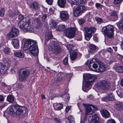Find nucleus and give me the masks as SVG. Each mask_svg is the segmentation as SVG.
I'll use <instances>...</instances> for the list:
<instances>
[{
    "instance_id": "obj_1",
    "label": "nucleus",
    "mask_w": 123,
    "mask_h": 123,
    "mask_svg": "<svg viewBox=\"0 0 123 123\" xmlns=\"http://www.w3.org/2000/svg\"><path fill=\"white\" fill-rule=\"evenodd\" d=\"M24 50L29 49V52L31 55L35 56H37L38 50L36 42L31 39L26 41L23 47Z\"/></svg>"
},
{
    "instance_id": "obj_2",
    "label": "nucleus",
    "mask_w": 123,
    "mask_h": 123,
    "mask_svg": "<svg viewBox=\"0 0 123 123\" xmlns=\"http://www.w3.org/2000/svg\"><path fill=\"white\" fill-rule=\"evenodd\" d=\"M23 18L22 15H20L19 16L18 19L20 20L18 24L19 28L25 32H33L34 29L30 24V21L29 18L28 17Z\"/></svg>"
},
{
    "instance_id": "obj_3",
    "label": "nucleus",
    "mask_w": 123,
    "mask_h": 123,
    "mask_svg": "<svg viewBox=\"0 0 123 123\" xmlns=\"http://www.w3.org/2000/svg\"><path fill=\"white\" fill-rule=\"evenodd\" d=\"M85 84V87L82 86V89L85 92H87L90 88L89 87L97 78L96 75L90 74H86L84 75Z\"/></svg>"
},
{
    "instance_id": "obj_4",
    "label": "nucleus",
    "mask_w": 123,
    "mask_h": 123,
    "mask_svg": "<svg viewBox=\"0 0 123 123\" xmlns=\"http://www.w3.org/2000/svg\"><path fill=\"white\" fill-rule=\"evenodd\" d=\"M114 31V27L111 25H109L103 27L102 31L108 38L112 39L113 38Z\"/></svg>"
},
{
    "instance_id": "obj_5",
    "label": "nucleus",
    "mask_w": 123,
    "mask_h": 123,
    "mask_svg": "<svg viewBox=\"0 0 123 123\" xmlns=\"http://www.w3.org/2000/svg\"><path fill=\"white\" fill-rule=\"evenodd\" d=\"M16 114L20 117H22L27 115V109L24 107L16 104Z\"/></svg>"
},
{
    "instance_id": "obj_6",
    "label": "nucleus",
    "mask_w": 123,
    "mask_h": 123,
    "mask_svg": "<svg viewBox=\"0 0 123 123\" xmlns=\"http://www.w3.org/2000/svg\"><path fill=\"white\" fill-rule=\"evenodd\" d=\"M50 47L52 51L55 54L60 53L61 48L59 44L56 42H51L50 45Z\"/></svg>"
},
{
    "instance_id": "obj_7",
    "label": "nucleus",
    "mask_w": 123,
    "mask_h": 123,
    "mask_svg": "<svg viewBox=\"0 0 123 123\" xmlns=\"http://www.w3.org/2000/svg\"><path fill=\"white\" fill-rule=\"evenodd\" d=\"M83 105L85 107L86 115H91L96 110L97 108L94 105L92 104H83Z\"/></svg>"
},
{
    "instance_id": "obj_8",
    "label": "nucleus",
    "mask_w": 123,
    "mask_h": 123,
    "mask_svg": "<svg viewBox=\"0 0 123 123\" xmlns=\"http://www.w3.org/2000/svg\"><path fill=\"white\" fill-rule=\"evenodd\" d=\"M15 27H13L10 31L7 34L6 36L8 38L12 40L11 43L15 48Z\"/></svg>"
},
{
    "instance_id": "obj_9",
    "label": "nucleus",
    "mask_w": 123,
    "mask_h": 123,
    "mask_svg": "<svg viewBox=\"0 0 123 123\" xmlns=\"http://www.w3.org/2000/svg\"><path fill=\"white\" fill-rule=\"evenodd\" d=\"M30 74L29 71L27 69H24L21 70L18 74L19 79L21 81L25 80L28 77Z\"/></svg>"
},
{
    "instance_id": "obj_10",
    "label": "nucleus",
    "mask_w": 123,
    "mask_h": 123,
    "mask_svg": "<svg viewBox=\"0 0 123 123\" xmlns=\"http://www.w3.org/2000/svg\"><path fill=\"white\" fill-rule=\"evenodd\" d=\"M95 87L103 90L108 89L110 88V84L109 82L104 80L98 82L96 84Z\"/></svg>"
},
{
    "instance_id": "obj_11",
    "label": "nucleus",
    "mask_w": 123,
    "mask_h": 123,
    "mask_svg": "<svg viewBox=\"0 0 123 123\" xmlns=\"http://www.w3.org/2000/svg\"><path fill=\"white\" fill-rule=\"evenodd\" d=\"M76 29L75 28L71 27L66 29L65 32V35L67 37L72 38L74 36V34Z\"/></svg>"
},
{
    "instance_id": "obj_12",
    "label": "nucleus",
    "mask_w": 123,
    "mask_h": 123,
    "mask_svg": "<svg viewBox=\"0 0 123 123\" xmlns=\"http://www.w3.org/2000/svg\"><path fill=\"white\" fill-rule=\"evenodd\" d=\"M85 9V7L83 5L78 6L74 11V16L75 17L78 16L81 13L84 12Z\"/></svg>"
},
{
    "instance_id": "obj_13",
    "label": "nucleus",
    "mask_w": 123,
    "mask_h": 123,
    "mask_svg": "<svg viewBox=\"0 0 123 123\" xmlns=\"http://www.w3.org/2000/svg\"><path fill=\"white\" fill-rule=\"evenodd\" d=\"M98 60V59H97L94 58L92 59L90 61L88 65V68L90 70L94 71V70L92 69V66L91 65V64L93 63H94L92 65V68L94 69H96L98 68V66L96 63H95V62H97Z\"/></svg>"
},
{
    "instance_id": "obj_14",
    "label": "nucleus",
    "mask_w": 123,
    "mask_h": 123,
    "mask_svg": "<svg viewBox=\"0 0 123 123\" xmlns=\"http://www.w3.org/2000/svg\"><path fill=\"white\" fill-rule=\"evenodd\" d=\"M60 17L62 21H66L69 18V16L67 11H62L60 12Z\"/></svg>"
},
{
    "instance_id": "obj_15",
    "label": "nucleus",
    "mask_w": 123,
    "mask_h": 123,
    "mask_svg": "<svg viewBox=\"0 0 123 123\" xmlns=\"http://www.w3.org/2000/svg\"><path fill=\"white\" fill-rule=\"evenodd\" d=\"M100 122L101 121L98 115L95 114L92 116L89 123H100Z\"/></svg>"
},
{
    "instance_id": "obj_16",
    "label": "nucleus",
    "mask_w": 123,
    "mask_h": 123,
    "mask_svg": "<svg viewBox=\"0 0 123 123\" xmlns=\"http://www.w3.org/2000/svg\"><path fill=\"white\" fill-rule=\"evenodd\" d=\"M99 68L97 69H95L94 71L98 73L102 72L105 71V69L106 67L105 64L102 63L99 64Z\"/></svg>"
},
{
    "instance_id": "obj_17",
    "label": "nucleus",
    "mask_w": 123,
    "mask_h": 123,
    "mask_svg": "<svg viewBox=\"0 0 123 123\" xmlns=\"http://www.w3.org/2000/svg\"><path fill=\"white\" fill-rule=\"evenodd\" d=\"M96 31L95 28L94 27H91L90 28L87 27H84V28L83 31L85 32V34L86 33H93Z\"/></svg>"
},
{
    "instance_id": "obj_18",
    "label": "nucleus",
    "mask_w": 123,
    "mask_h": 123,
    "mask_svg": "<svg viewBox=\"0 0 123 123\" xmlns=\"http://www.w3.org/2000/svg\"><path fill=\"white\" fill-rule=\"evenodd\" d=\"M114 99V96L111 93L107 94L105 97L101 98L102 101L107 102L108 101H111L113 100Z\"/></svg>"
},
{
    "instance_id": "obj_19",
    "label": "nucleus",
    "mask_w": 123,
    "mask_h": 123,
    "mask_svg": "<svg viewBox=\"0 0 123 123\" xmlns=\"http://www.w3.org/2000/svg\"><path fill=\"white\" fill-rule=\"evenodd\" d=\"M3 64H2V65L8 68L10 67L11 62L8 58H4L3 60Z\"/></svg>"
},
{
    "instance_id": "obj_20",
    "label": "nucleus",
    "mask_w": 123,
    "mask_h": 123,
    "mask_svg": "<svg viewBox=\"0 0 123 123\" xmlns=\"http://www.w3.org/2000/svg\"><path fill=\"white\" fill-rule=\"evenodd\" d=\"M71 5H78L82 4V0H67Z\"/></svg>"
},
{
    "instance_id": "obj_21",
    "label": "nucleus",
    "mask_w": 123,
    "mask_h": 123,
    "mask_svg": "<svg viewBox=\"0 0 123 123\" xmlns=\"http://www.w3.org/2000/svg\"><path fill=\"white\" fill-rule=\"evenodd\" d=\"M30 8L33 11H36L39 8V6L38 3L36 1H34L31 4Z\"/></svg>"
},
{
    "instance_id": "obj_22",
    "label": "nucleus",
    "mask_w": 123,
    "mask_h": 123,
    "mask_svg": "<svg viewBox=\"0 0 123 123\" xmlns=\"http://www.w3.org/2000/svg\"><path fill=\"white\" fill-rule=\"evenodd\" d=\"M15 110V105H13L10 108L9 110L8 111V113L12 116H14Z\"/></svg>"
},
{
    "instance_id": "obj_23",
    "label": "nucleus",
    "mask_w": 123,
    "mask_h": 123,
    "mask_svg": "<svg viewBox=\"0 0 123 123\" xmlns=\"http://www.w3.org/2000/svg\"><path fill=\"white\" fill-rule=\"evenodd\" d=\"M100 112L103 117L105 118H107L109 117V113L107 110L104 109L102 110Z\"/></svg>"
},
{
    "instance_id": "obj_24",
    "label": "nucleus",
    "mask_w": 123,
    "mask_h": 123,
    "mask_svg": "<svg viewBox=\"0 0 123 123\" xmlns=\"http://www.w3.org/2000/svg\"><path fill=\"white\" fill-rule=\"evenodd\" d=\"M90 51V52L93 53H94L98 48L96 46L93 44H91L89 46Z\"/></svg>"
},
{
    "instance_id": "obj_25",
    "label": "nucleus",
    "mask_w": 123,
    "mask_h": 123,
    "mask_svg": "<svg viewBox=\"0 0 123 123\" xmlns=\"http://www.w3.org/2000/svg\"><path fill=\"white\" fill-rule=\"evenodd\" d=\"M8 68L2 65V63H0V73L2 74H5Z\"/></svg>"
},
{
    "instance_id": "obj_26",
    "label": "nucleus",
    "mask_w": 123,
    "mask_h": 123,
    "mask_svg": "<svg viewBox=\"0 0 123 123\" xmlns=\"http://www.w3.org/2000/svg\"><path fill=\"white\" fill-rule=\"evenodd\" d=\"M77 53L76 51H73L70 53V56L71 60L73 61L75 60L77 58Z\"/></svg>"
},
{
    "instance_id": "obj_27",
    "label": "nucleus",
    "mask_w": 123,
    "mask_h": 123,
    "mask_svg": "<svg viewBox=\"0 0 123 123\" xmlns=\"http://www.w3.org/2000/svg\"><path fill=\"white\" fill-rule=\"evenodd\" d=\"M66 2V0H58L57 2L58 6L62 8L64 7Z\"/></svg>"
},
{
    "instance_id": "obj_28",
    "label": "nucleus",
    "mask_w": 123,
    "mask_h": 123,
    "mask_svg": "<svg viewBox=\"0 0 123 123\" xmlns=\"http://www.w3.org/2000/svg\"><path fill=\"white\" fill-rule=\"evenodd\" d=\"M49 24L50 25L51 28L54 29H55L57 25V23L53 20L51 19L49 21Z\"/></svg>"
},
{
    "instance_id": "obj_29",
    "label": "nucleus",
    "mask_w": 123,
    "mask_h": 123,
    "mask_svg": "<svg viewBox=\"0 0 123 123\" xmlns=\"http://www.w3.org/2000/svg\"><path fill=\"white\" fill-rule=\"evenodd\" d=\"M115 70L118 73H123V66H120L117 67Z\"/></svg>"
},
{
    "instance_id": "obj_30",
    "label": "nucleus",
    "mask_w": 123,
    "mask_h": 123,
    "mask_svg": "<svg viewBox=\"0 0 123 123\" xmlns=\"http://www.w3.org/2000/svg\"><path fill=\"white\" fill-rule=\"evenodd\" d=\"M114 107L117 110H121L123 109V104L122 103H119L115 105Z\"/></svg>"
},
{
    "instance_id": "obj_31",
    "label": "nucleus",
    "mask_w": 123,
    "mask_h": 123,
    "mask_svg": "<svg viewBox=\"0 0 123 123\" xmlns=\"http://www.w3.org/2000/svg\"><path fill=\"white\" fill-rule=\"evenodd\" d=\"M16 56L19 58H22L24 57V55L22 51H19L16 53Z\"/></svg>"
},
{
    "instance_id": "obj_32",
    "label": "nucleus",
    "mask_w": 123,
    "mask_h": 123,
    "mask_svg": "<svg viewBox=\"0 0 123 123\" xmlns=\"http://www.w3.org/2000/svg\"><path fill=\"white\" fill-rule=\"evenodd\" d=\"M117 12L115 11H112L109 13V14L111 16L115 17V19L117 20Z\"/></svg>"
},
{
    "instance_id": "obj_33",
    "label": "nucleus",
    "mask_w": 123,
    "mask_h": 123,
    "mask_svg": "<svg viewBox=\"0 0 123 123\" xmlns=\"http://www.w3.org/2000/svg\"><path fill=\"white\" fill-rule=\"evenodd\" d=\"M84 35L85 39L87 41L89 40L92 36V34L91 33L85 34Z\"/></svg>"
},
{
    "instance_id": "obj_34",
    "label": "nucleus",
    "mask_w": 123,
    "mask_h": 123,
    "mask_svg": "<svg viewBox=\"0 0 123 123\" xmlns=\"http://www.w3.org/2000/svg\"><path fill=\"white\" fill-rule=\"evenodd\" d=\"M67 119L68 120V123H74V118L73 117L71 116H69L67 117Z\"/></svg>"
},
{
    "instance_id": "obj_35",
    "label": "nucleus",
    "mask_w": 123,
    "mask_h": 123,
    "mask_svg": "<svg viewBox=\"0 0 123 123\" xmlns=\"http://www.w3.org/2000/svg\"><path fill=\"white\" fill-rule=\"evenodd\" d=\"M7 100L10 103H12L14 100L13 96L12 95H9L7 96Z\"/></svg>"
},
{
    "instance_id": "obj_36",
    "label": "nucleus",
    "mask_w": 123,
    "mask_h": 123,
    "mask_svg": "<svg viewBox=\"0 0 123 123\" xmlns=\"http://www.w3.org/2000/svg\"><path fill=\"white\" fill-rule=\"evenodd\" d=\"M65 26L63 25H60L57 26L56 27V29L58 31H61L63 30L65 28Z\"/></svg>"
},
{
    "instance_id": "obj_37",
    "label": "nucleus",
    "mask_w": 123,
    "mask_h": 123,
    "mask_svg": "<svg viewBox=\"0 0 123 123\" xmlns=\"http://www.w3.org/2000/svg\"><path fill=\"white\" fill-rule=\"evenodd\" d=\"M118 96L120 98L123 97V90H119L117 92Z\"/></svg>"
},
{
    "instance_id": "obj_38",
    "label": "nucleus",
    "mask_w": 123,
    "mask_h": 123,
    "mask_svg": "<svg viewBox=\"0 0 123 123\" xmlns=\"http://www.w3.org/2000/svg\"><path fill=\"white\" fill-rule=\"evenodd\" d=\"M118 26L120 30H123V20H122L119 22Z\"/></svg>"
},
{
    "instance_id": "obj_39",
    "label": "nucleus",
    "mask_w": 123,
    "mask_h": 123,
    "mask_svg": "<svg viewBox=\"0 0 123 123\" xmlns=\"http://www.w3.org/2000/svg\"><path fill=\"white\" fill-rule=\"evenodd\" d=\"M62 107V105L61 104H57L55 107V109L56 110H60L61 109Z\"/></svg>"
},
{
    "instance_id": "obj_40",
    "label": "nucleus",
    "mask_w": 123,
    "mask_h": 123,
    "mask_svg": "<svg viewBox=\"0 0 123 123\" xmlns=\"http://www.w3.org/2000/svg\"><path fill=\"white\" fill-rule=\"evenodd\" d=\"M67 48L69 52H71V51L73 49V46L71 44H69L67 46Z\"/></svg>"
},
{
    "instance_id": "obj_41",
    "label": "nucleus",
    "mask_w": 123,
    "mask_h": 123,
    "mask_svg": "<svg viewBox=\"0 0 123 123\" xmlns=\"http://www.w3.org/2000/svg\"><path fill=\"white\" fill-rule=\"evenodd\" d=\"M95 20L97 22V23L99 24H100L103 22L102 19L100 18H95Z\"/></svg>"
},
{
    "instance_id": "obj_42",
    "label": "nucleus",
    "mask_w": 123,
    "mask_h": 123,
    "mask_svg": "<svg viewBox=\"0 0 123 123\" xmlns=\"http://www.w3.org/2000/svg\"><path fill=\"white\" fill-rule=\"evenodd\" d=\"M78 21L79 24L80 25H81L85 23V20L83 19H78Z\"/></svg>"
},
{
    "instance_id": "obj_43",
    "label": "nucleus",
    "mask_w": 123,
    "mask_h": 123,
    "mask_svg": "<svg viewBox=\"0 0 123 123\" xmlns=\"http://www.w3.org/2000/svg\"><path fill=\"white\" fill-rule=\"evenodd\" d=\"M4 8H2L0 11V16L1 17L4 16Z\"/></svg>"
},
{
    "instance_id": "obj_44",
    "label": "nucleus",
    "mask_w": 123,
    "mask_h": 123,
    "mask_svg": "<svg viewBox=\"0 0 123 123\" xmlns=\"http://www.w3.org/2000/svg\"><path fill=\"white\" fill-rule=\"evenodd\" d=\"M3 51L6 54H8L9 53L10 50L9 48H5L3 50Z\"/></svg>"
},
{
    "instance_id": "obj_45",
    "label": "nucleus",
    "mask_w": 123,
    "mask_h": 123,
    "mask_svg": "<svg viewBox=\"0 0 123 123\" xmlns=\"http://www.w3.org/2000/svg\"><path fill=\"white\" fill-rule=\"evenodd\" d=\"M68 57H66L64 59L63 63L64 65H66L68 63Z\"/></svg>"
},
{
    "instance_id": "obj_46",
    "label": "nucleus",
    "mask_w": 123,
    "mask_h": 123,
    "mask_svg": "<svg viewBox=\"0 0 123 123\" xmlns=\"http://www.w3.org/2000/svg\"><path fill=\"white\" fill-rule=\"evenodd\" d=\"M107 123H116L114 120L113 119L108 120L107 121Z\"/></svg>"
},
{
    "instance_id": "obj_47",
    "label": "nucleus",
    "mask_w": 123,
    "mask_h": 123,
    "mask_svg": "<svg viewBox=\"0 0 123 123\" xmlns=\"http://www.w3.org/2000/svg\"><path fill=\"white\" fill-rule=\"evenodd\" d=\"M122 0H114L113 3L115 4H118Z\"/></svg>"
},
{
    "instance_id": "obj_48",
    "label": "nucleus",
    "mask_w": 123,
    "mask_h": 123,
    "mask_svg": "<svg viewBox=\"0 0 123 123\" xmlns=\"http://www.w3.org/2000/svg\"><path fill=\"white\" fill-rule=\"evenodd\" d=\"M47 3L49 5H51L53 1V0H46Z\"/></svg>"
},
{
    "instance_id": "obj_49",
    "label": "nucleus",
    "mask_w": 123,
    "mask_h": 123,
    "mask_svg": "<svg viewBox=\"0 0 123 123\" xmlns=\"http://www.w3.org/2000/svg\"><path fill=\"white\" fill-rule=\"evenodd\" d=\"M117 58L119 59L120 60H121L123 58V56L119 54L117 55Z\"/></svg>"
},
{
    "instance_id": "obj_50",
    "label": "nucleus",
    "mask_w": 123,
    "mask_h": 123,
    "mask_svg": "<svg viewBox=\"0 0 123 123\" xmlns=\"http://www.w3.org/2000/svg\"><path fill=\"white\" fill-rule=\"evenodd\" d=\"M19 41L18 39H16V48L18 47L19 46Z\"/></svg>"
},
{
    "instance_id": "obj_51",
    "label": "nucleus",
    "mask_w": 123,
    "mask_h": 123,
    "mask_svg": "<svg viewBox=\"0 0 123 123\" xmlns=\"http://www.w3.org/2000/svg\"><path fill=\"white\" fill-rule=\"evenodd\" d=\"M46 17L47 15H44L42 16V18L43 21L44 22L45 21V19L46 18Z\"/></svg>"
},
{
    "instance_id": "obj_52",
    "label": "nucleus",
    "mask_w": 123,
    "mask_h": 123,
    "mask_svg": "<svg viewBox=\"0 0 123 123\" xmlns=\"http://www.w3.org/2000/svg\"><path fill=\"white\" fill-rule=\"evenodd\" d=\"M107 51L111 53L112 52L113 50L111 48L109 47L107 48Z\"/></svg>"
},
{
    "instance_id": "obj_53",
    "label": "nucleus",
    "mask_w": 123,
    "mask_h": 123,
    "mask_svg": "<svg viewBox=\"0 0 123 123\" xmlns=\"http://www.w3.org/2000/svg\"><path fill=\"white\" fill-rule=\"evenodd\" d=\"M101 6L100 3H97L95 4V6L97 8L100 7Z\"/></svg>"
},
{
    "instance_id": "obj_54",
    "label": "nucleus",
    "mask_w": 123,
    "mask_h": 123,
    "mask_svg": "<svg viewBox=\"0 0 123 123\" xmlns=\"http://www.w3.org/2000/svg\"><path fill=\"white\" fill-rule=\"evenodd\" d=\"M71 107L70 106H68L66 107V112L67 113L68 111L70 109Z\"/></svg>"
},
{
    "instance_id": "obj_55",
    "label": "nucleus",
    "mask_w": 123,
    "mask_h": 123,
    "mask_svg": "<svg viewBox=\"0 0 123 123\" xmlns=\"http://www.w3.org/2000/svg\"><path fill=\"white\" fill-rule=\"evenodd\" d=\"M4 98L3 97L2 95H0V101H3Z\"/></svg>"
},
{
    "instance_id": "obj_56",
    "label": "nucleus",
    "mask_w": 123,
    "mask_h": 123,
    "mask_svg": "<svg viewBox=\"0 0 123 123\" xmlns=\"http://www.w3.org/2000/svg\"><path fill=\"white\" fill-rule=\"evenodd\" d=\"M19 31L16 28V36L18 35L19 33Z\"/></svg>"
},
{
    "instance_id": "obj_57",
    "label": "nucleus",
    "mask_w": 123,
    "mask_h": 123,
    "mask_svg": "<svg viewBox=\"0 0 123 123\" xmlns=\"http://www.w3.org/2000/svg\"><path fill=\"white\" fill-rule=\"evenodd\" d=\"M23 86L22 84H19L18 86V87L20 89H21L23 88Z\"/></svg>"
},
{
    "instance_id": "obj_58",
    "label": "nucleus",
    "mask_w": 123,
    "mask_h": 123,
    "mask_svg": "<svg viewBox=\"0 0 123 123\" xmlns=\"http://www.w3.org/2000/svg\"><path fill=\"white\" fill-rule=\"evenodd\" d=\"M93 39L94 40L95 42H97V37L95 36H94L93 38Z\"/></svg>"
},
{
    "instance_id": "obj_59",
    "label": "nucleus",
    "mask_w": 123,
    "mask_h": 123,
    "mask_svg": "<svg viewBox=\"0 0 123 123\" xmlns=\"http://www.w3.org/2000/svg\"><path fill=\"white\" fill-rule=\"evenodd\" d=\"M50 35L48 36V39H51L53 37L52 35L51 34V33H50V34H49Z\"/></svg>"
},
{
    "instance_id": "obj_60",
    "label": "nucleus",
    "mask_w": 123,
    "mask_h": 123,
    "mask_svg": "<svg viewBox=\"0 0 123 123\" xmlns=\"http://www.w3.org/2000/svg\"><path fill=\"white\" fill-rule=\"evenodd\" d=\"M11 72L12 74L15 73V69H12L11 70Z\"/></svg>"
},
{
    "instance_id": "obj_61",
    "label": "nucleus",
    "mask_w": 123,
    "mask_h": 123,
    "mask_svg": "<svg viewBox=\"0 0 123 123\" xmlns=\"http://www.w3.org/2000/svg\"><path fill=\"white\" fill-rule=\"evenodd\" d=\"M120 84L122 86H123V78L121 80Z\"/></svg>"
},
{
    "instance_id": "obj_62",
    "label": "nucleus",
    "mask_w": 123,
    "mask_h": 123,
    "mask_svg": "<svg viewBox=\"0 0 123 123\" xmlns=\"http://www.w3.org/2000/svg\"><path fill=\"white\" fill-rule=\"evenodd\" d=\"M113 49L115 51H116L117 50V47L116 46H114L113 47Z\"/></svg>"
},
{
    "instance_id": "obj_63",
    "label": "nucleus",
    "mask_w": 123,
    "mask_h": 123,
    "mask_svg": "<svg viewBox=\"0 0 123 123\" xmlns=\"http://www.w3.org/2000/svg\"><path fill=\"white\" fill-rule=\"evenodd\" d=\"M2 85L5 87H6L7 86V85L4 83H2Z\"/></svg>"
},
{
    "instance_id": "obj_64",
    "label": "nucleus",
    "mask_w": 123,
    "mask_h": 123,
    "mask_svg": "<svg viewBox=\"0 0 123 123\" xmlns=\"http://www.w3.org/2000/svg\"><path fill=\"white\" fill-rule=\"evenodd\" d=\"M41 97L43 99H44L45 98V96H44V95H41Z\"/></svg>"
}]
</instances>
